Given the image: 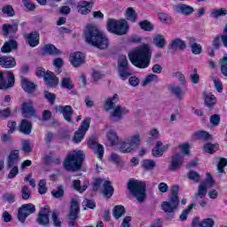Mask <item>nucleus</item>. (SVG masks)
<instances>
[{"label": "nucleus", "mask_w": 227, "mask_h": 227, "mask_svg": "<svg viewBox=\"0 0 227 227\" xmlns=\"http://www.w3.org/2000/svg\"><path fill=\"white\" fill-rule=\"evenodd\" d=\"M84 40L89 45L104 50L109 47V39L99 29L93 26L88 25L83 33Z\"/></svg>", "instance_id": "nucleus-1"}, {"label": "nucleus", "mask_w": 227, "mask_h": 227, "mask_svg": "<svg viewBox=\"0 0 227 227\" xmlns=\"http://www.w3.org/2000/svg\"><path fill=\"white\" fill-rule=\"evenodd\" d=\"M129 61L137 68H148L152 59V46L142 44L129 54Z\"/></svg>", "instance_id": "nucleus-2"}, {"label": "nucleus", "mask_w": 227, "mask_h": 227, "mask_svg": "<svg viewBox=\"0 0 227 227\" xmlns=\"http://www.w3.org/2000/svg\"><path fill=\"white\" fill-rule=\"evenodd\" d=\"M119 100L118 95L114 94L112 98H107L105 103V110L110 111L111 121H121L125 114H129V111L125 106H116V101Z\"/></svg>", "instance_id": "nucleus-3"}, {"label": "nucleus", "mask_w": 227, "mask_h": 227, "mask_svg": "<svg viewBox=\"0 0 227 227\" xmlns=\"http://www.w3.org/2000/svg\"><path fill=\"white\" fill-rule=\"evenodd\" d=\"M127 189L138 203H145V200H146V183L132 178L128 181Z\"/></svg>", "instance_id": "nucleus-4"}, {"label": "nucleus", "mask_w": 227, "mask_h": 227, "mask_svg": "<svg viewBox=\"0 0 227 227\" xmlns=\"http://www.w3.org/2000/svg\"><path fill=\"white\" fill-rule=\"evenodd\" d=\"M83 161L84 153L82 151H73L67 155L63 162V168L66 171H80Z\"/></svg>", "instance_id": "nucleus-5"}, {"label": "nucleus", "mask_w": 227, "mask_h": 227, "mask_svg": "<svg viewBox=\"0 0 227 227\" xmlns=\"http://www.w3.org/2000/svg\"><path fill=\"white\" fill-rule=\"evenodd\" d=\"M106 29L114 35L123 36L129 33V22L127 20L109 19L106 22Z\"/></svg>", "instance_id": "nucleus-6"}, {"label": "nucleus", "mask_w": 227, "mask_h": 227, "mask_svg": "<svg viewBox=\"0 0 227 227\" xmlns=\"http://www.w3.org/2000/svg\"><path fill=\"white\" fill-rule=\"evenodd\" d=\"M90 123H91V118L87 117L82 121L78 130L74 133L73 137L74 143H81L84 139L86 132L90 129Z\"/></svg>", "instance_id": "nucleus-7"}, {"label": "nucleus", "mask_w": 227, "mask_h": 227, "mask_svg": "<svg viewBox=\"0 0 227 227\" xmlns=\"http://www.w3.org/2000/svg\"><path fill=\"white\" fill-rule=\"evenodd\" d=\"M36 212V207L34 204H23L18 210V219L20 223H26V219H27L28 215L31 214H35Z\"/></svg>", "instance_id": "nucleus-8"}, {"label": "nucleus", "mask_w": 227, "mask_h": 227, "mask_svg": "<svg viewBox=\"0 0 227 227\" xmlns=\"http://www.w3.org/2000/svg\"><path fill=\"white\" fill-rule=\"evenodd\" d=\"M5 74L7 76V82L4 80V72L0 71V90H8V88L15 86V75H13V73L8 71Z\"/></svg>", "instance_id": "nucleus-9"}, {"label": "nucleus", "mask_w": 227, "mask_h": 227, "mask_svg": "<svg viewBox=\"0 0 227 227\" xmlns=\"http://www.w3.org/2000/svg\"><path fill=\"white\" fill-rule=\"evenodd\" d=\"M180 205V200L169 197L168 201H163L161 203V210L166 214H173L178 210Z\"/></svg>", "instance_id": "nucleus-10"}, {"label": "nucleus", "mask_w": 227, "mask_h": 227, "mask_svg": "<svg viewBox=\"0 0 227 227\" xmlns=\"http://www.w3.org/2000/svg\"><path fill=\"white\" fill-rule=\"evenodd\" d=\"M89 147L91 148V150H94V153L96 155H98V158L99 160H102L104 157V145L98 144V141H97V138L91 137L88 141Z\"/></svg>", "instance_id": "nucleus-11"}, {"label": "nucleus", "mask_w": 227, "mask_h": 227, "mask_svg": "<svg viewBox=\"0 0 227 227\" xmlns=\"http://www.w3.org/2000/svg\"><path fill=\"white\" fill-rule=\"evenodd\" d=\"M50 214H51V209L49 208L48 206L42 208L38 214L37 220H36L38 224H40L41 226H49L51 223L49 219Z\"/></svg>", "instance_id": "nucleus-12"}, {"label": "nucleus", "mask_w": 227, "mask_h": 227, "mask_svg": "<svg viewBox=\"0 0 227 227\" xmlns=\"http://www.w3.org/2000/svg\"><path fill=\"white\" fill-rule=\"evenodd\" d=\"M182 164H184V154L176 153L171 157V163L168 166L169 171H176L182 168Z\"/></svg>", "instance_id": "nucleus-13"}, {"label": "nucleus", "mask_w": 227, "mask_h": 227, "mask_svg": "<svg viewBox=\"0 0 227 227\" xmlns=\"http://www.w3.org/2000/svg\"><path fill=\"white\" fill-rule=\"evenodd\" d=\"M221 40L223 43V47H226L227 49V23L223 28V34L221 35H217L213 39L212 45L213 49L219 50V47H221Z\"/></svg>", "instance_id": "nucleus-14"}, {"label": "nucleus", "mask_w": 227, "mask_h": 227, "mask_svg": "<svg viewBox=\"0 0 227 227\" xmlns=\"http://www.w3.org/2000/svg\"><path fill=\"white\" fill-rule=\"evenodd\" d=\"M173 9L176 13L185 15L186 17H189V15H192V13H194V8L185 4H176L173 6Z\"/></svg>", "instance_id": "nucleus-15"}, {"label": "nucleus", "mask_w": 227, "mask_h": 227, "mask_svg": "<svg viewBox=\"0 0 227 227\" xmlns=\"http://www.w3.org/2000/svg\"><path fill=\"white\" fill-rule=\"evenodd\" d=\"M57 111L62 114L64 120L70 123L72 121V116L74 115V109L71 106H59Z\"/></svg>", "instance_id": "nucleus-16"}, {"label": "nucleus", "mask_w": 227, "mask_h": 227, "mask_svg": "<svg viewBox=\"0 0 227 227\" xmlns=\"http://www.w3.org/2000/svg\"><path fill=\"white\" fill-rule=\"evenodd\" d=\"M214 224H215V222L212 218H205L200 221L199 217H195L192 221L191 227H214Z\"/></svg>", "instance_id": "nucleus-17"}, {"label": "nucleus", "mask_w": 227, "mask_h": 227, "mask_svg": "<svg viewBox=\"0 0 227 227\" xmlns=\"http://www.w3.org/2000/svg\"><path fill=\"white\" fill-rule=\"evenodd\" d=\"M0 67L2 68H13L17 67V60L12 56L0 57Z\"/></svg>", "instance_id": "nucleus-18"}, {"label": "nucleus", "mask_w": 227, "mask_h": 227, "mask_svg": "<svg viewBox=\"0 0 227 227\" xmlns=\"http://www.w3.org/2000/svg\"><path fill=\"white\" fill-rule=\"evenodd\" d=\"M44 82L49 88H54L59 84V80L56 77V74L51 71H47L44 75Z\"/></svg>", "instance_id": "nucleus-19"}, {"label": "nucleus", "mask_w": 227, "mask_h": 227, "mask_svg": "<svg viewBox=\"0 0 227 227\" xmlns=\"http://www.w3.org/2000/svg\"><path fill=\"white\" fill-rule=\"evenodd\" d=\"M21 88L28 94L35 93V91H36V84L26 77H21Z\"/></svg>", "instance_id": "nucleus-20"}, {"label": "nucleus", "mask_w": 227, "mask_h": 227, "mask_svg": "<svg viewBox=\"0 0 227 227\" xmlns=\"http://www.w3.org/2000/svg\"><path fill=\"white\" fill-rule=\"evenodd\" d=\"M168 49L170 51H185L187 49V43L180 38H176L171 41Z\"/></svg>", "instance_id": "nucleus-21"}, {"label": "nucleus", "mask_w": 227, "mask_h": 227, "mask_svg": "<svg viewBox=\"0 0 227 227\" xmlns=\"http://www.w3.org/2000/svg\"><path fill=\"white\" fill-rule=\"evenodd\" d=\"M21 110H22L23 118L36 117V112L35 111V108L33 107V106L29 103H23Z\"/></svg>", "instance_id": "nucleus-22"}, {"label": "nucleus", "mask_w": 227, "mask_h": 227, "mask_svg": "<svg viewBox=\"0 0 227 227\" xmlns=\"http://www.w3.org/2000/svg\"><path fill=\"white\" fill-rule=\"evenodd\" d=\"M42 54L43 56H59V54H61V51L53 44H45L42 48Z\"/></svg>", "instance_id": "nucleus-23"}, {"label": "nucleus", "mask_w": 227, "mask_h": 227, "mask_svg": "<svg viewBox=\"0 0 227 227\" xmlns=\"http://www.w3.org/2000/svg\"><path fill=\"white\" fill-rule=\"evenodd\" d=\"M20 160L19 150L12 151L7 157V168L17 166Z\"/></svg>", "instance_id": "nucleus-24"}, {"label": "nucleus", "mask_w": 227, "mask_h": 227, "mask_svg": "<svg viewBox=\"0 0 227 227\" xmlns=\"http://www.w3.org/2000/svg\"><path fill=\"white\" fill-rule=\"evenodd\" d=\"M19 43H17V41L10 39L4 43L3 47L1 48V52L8 54L12 52V51H17Z\"/></svg>", "instance_id": "nucleus-25"}, {"label": "nucleus", "mask_w": 227, "mask_h": 227, "mask_svg": "<svg viewBox=\"0 0 227 227\" xmlns=\"http://www.w3.org/2000/svg\"><path fill=\"white\" fill-rule=\"evenodd\" d=\"M69 59L73 67H74L75 68L81 67V65L84 63V57L82 56V53L79 51L71 54Z\"/></svg>", "instance_id": "nucleus-26"}, {"label": "nucleus", "mask_w": 227, "mask_h": 227, "mask_svg": "<svg viewBox=\"0 0 227 227\" xmlns=\"http://www.w3.org/2000/svg\"><path fill=\"white\" fill-rule=\"evenodd\" d=\"M27 43L30 45V47H36L38 43H40V34L37 32H31L26 35Z\"/></svg>", "instance_id": "nucleus-27"}, {"label": "nucleus", "mask_w": 227, "mask_h": 227, "mask_svg": "<svg viewBox=\"0 0 227 227\" xmlns=\"http://www.w3.org/2000/svg\"><path fill=\"white\" fill-rule=\"evenodd\" d=\"M19 130L20 132H21V134H24L25 136H29V134H31V130H33V124L31 123V121L24 119L20 124Z\"/></svg>", "instance_id": "nucleus-28"}, {"label": "nucleus", "mask_w": 227, "mask_h": 227, "mask_svg": "<svg viewBox=\"0 0 227 227\" xmlns=\"http://www.w3.org/2000/svg\"><path fill=\"white\" fill-rule=\"evenodd\" d=\"M102 194L104 198H111L114 194V188L111 184V181H104L102 187Z\"/></svg>", "instance_id": "nucleus-29"}, {"label": "nucleus", "mask_w": 227, "mask_h": 227, "mask_svg": "<svg viewBox=\"0 0 227 227\" xmlns=\"http://www.w3.org/2000/svg\"><path fill=\"white\" fill-rule=\"evenodd\" d=\"M78 215H79V202L77 201V200L73 199L71 200L69 219L75 220L77 219Z\"/></svg>", "instance_id": "nucleus-30"}, {"label": "nucleus", "mask_w": 227, "mask_h": 227, "mask_svg": "<svg viewBox=\"0 0 227 227\" xmlns=\"http://www.w3.org/2000/svg\"><path fill=\"white\" fill-rule=\"evenodd\" d=\"M91 6H93V3L91 2H80L78 4V12L79 13H81L82 15H88V13H90V12H91Z\"/></svg>", "instance_id": "nucleus-31"}, {"label": "nucleus", "mask_w": 227, "mask_h": 227, "mask_svg": "<svg viewBox=\"0 0 227 227\" xmlns=\"http://www.w3.org/2000/svg\"><path fill=\"white\" fill-rule=\"evenodd\" d=\"M168 145H163L160 141H158L156 143L155 147L153 149L152 153L154 157H162L164 152L168 150Z\"/></svg>", "instance_id": "nucleus-32"}, {"label": "nucleus", "mask_w": 227, "mask_h": 227, "mask_svg": "<svg viewBox=\"0 0 227 227\" xmlns=\"http://www.w3.org/2000/svg\"><path fill=\"white\" fill-rule=\"evenodd\" d=\"M193 139H200L202 141H210L212 139V136L205 131V130H199L192 134Z\"/></svg>", "instance_id": "nucleus-33"}, {"label": "nucleus", "mask_w": 227, "mask_h": 227, "mask_svg": "<svg viewBox=\"0 0 227 227\" xmlns=\"http://www.w3.org/2000/svg\"><path fill=\"white\" fill-rule=\"evenodd\" d=\"M153 42L158 49H164L166 47V39L164 38V35L160 34H157L153 36Z\"/></svg>", "instance_id": "nucleus-34"}, {"label": "nucleus", "mask_w": 227, "mask_h": 227, "mask_svg": "<svg viewBox=\"0 0 227 227\" xmlns=\"http://www.w3.org/2000/svg\"><path fill=\"white\" fill-rule=\"evenodd\" d=\"M204 100L209 109H212L217 104V98L212 93H204Z\"/></svg>", "instance_id": "nucleus-35"}, {"label": "nucleus", "mask_w": 227, "mask_h": 227, "mask_svg": "<svg viewBox=\"0 0 227 227\" xmlns=\"http://www.w3.org/2000/svg\"><path fill=\"white\" fill-rule=\"evenodd\" d=\"M168 91L175 95L179 100H182V97L184 95V91H182V88L180 86H176L175 84H170L168 86Z\"/></svg>", "instance_id": "nucleus-36"}, {"label": "nucleus", "mask_w": 227, "mask_h": 227, "mask_svg": "<svg viewBox=\"0 0 227 227\" xmlns=\"http://www.w3.org/2000/svg\"><path fill=\"white\" fill-rule=\"evenodd\" d=\"M127 141L133 145V147L136 149L137 146H139V144L141 143V134L136 133L132 135L129 137H127Z\"/></svg>", "instance_id": "nucleus-37"}, {"label": "nucleus", "mask_w": 227, "mask_h": 227, "mask_svg": "<svg viewBox=\"0 0 227 227\" xmlns=\"http://www.w3.org/2000/svg\"><path fill=\"white\" fill-rule=\"evenodd\" d=\"M205 196H207V188L205 184H200L199 185L198 192L194 194V200L198 201L199 200H203Z\"/></svg>", "instance_id": "nucleus-38"}, {"label": "nucleus", "mask_w": 227, "mask_h": 227, "mask_svg": "<svg viewBox=\"0 0 227 227\" xmlns=\"http://www.w3.org/2000/svg\"><path fill=\"white\" fill-rule=\"evenodd\" d=\"M3 31H4V36H8L9 33H15L16 31H19V25L18 24H13V25L4 24Z\"/></svg>", "instance_id": "nucleus-39"}, {"label": "nucleus", "mask_w": 227, "mask_h": 227, "mask_svg": "<svg viewBox=\"0 0 227 227\" xmlns=\"http://www.w3.org/2000/svg\"><path fill=\"white\" fill-rule=\"evenodd\" d=\"M120 150L122 153H130V152H133V150H136L134 145L129 141H127V138L125 141L121 145Z\"/></svg>", "instance_id": "nucleus-40"}, {"label": "nucleus", "mask_w": 227, "mask_h": 227, "mask_svg": "<svg viewBox=\"0 0 227 227\" xmlns=\"http://www.w3.org/2000/svg\"><path fill=\"white\" fill-rule=\"evenodd\" d=\"M113 215L114 219H120V217H123V215H125V207L121 205L115 206L113 210Z\"/></svg>", "instance_id": "nucleus-41"}, {"label": "nucleus", "mask_w": 227, "mask_h": 227, "mask_svg": "<svg viewBox=\"0 0 227 227\" xmlns=\"http://www.w3.org/2000/svg\"><path fill=\"white\" fill-rule=\"evenodd\" d=\"M106 137H107V140L109 141L110 145H112V146L116 145L119 142L118 135L114 130L108 131L106 133Z\"/></svg>", "instance_id": "nucleus-42"}, {"label": "nucleus", "mask_w": 227, "mask_h": 227, "mask_svg": "<svg viewBox=\"0 0 227 227\" xmlns=\"http://www.w3.org/2000/svg\"><path fill=\"white\" fill-rule=\"evenodd\" d=\"M126 19L130 20V22H136L137 20V12L132 7H129L126 10Z\"/></svg>", "instance_id": "nucleus-43"}, {"label": "nucleus", "mask_w": 227, "mask_h": 227, "mask_svg": "<svg viewBox=\"0 0 227 227\" xmlns=\"http://www.w3.org/2000/svg\"><path fill=\"white\" fill-rule=\"evenodd\" d=\"M225 15H227V10L224 8L215 9L210 13V17L215 20L221 19V17H225Z\"/></svg>", "instance_id": "nucleus-44"}, {"label": "nucleus", "mask_w": 227, "mask_h": 227, "mask_svg": "<svg viewBox=\"0 0 227 227\" xmlns=\"http://www.w3.org/2000/svg\"><path fill=\"white\" fill-rule=\"evenodd\" d=\"M217 150H219V145L217 144H210V143H207L204 146H203V151L206 152L207 153H215V152H217Z\"/></svg>", "instance_id": "nucleus-45"}, {"label": "nucleus", "mask_w": 227, "mask_h": 227, "mask_svg": "<svg viewBox=\"0 0 227 227\" xmlns=\"http://www.w3.org/2000/svg\"><path fill=\"white\" fill-rule=\"evenodd\" d=\"M157 166V163H155V160H144L142 161V168L145 171H152Z\"/></svg>", "instance_id": "nucleus-46"}, {"label": "nucleus", "mask_w": 227, "mask_h": 227, "mask_svg": "<svg viewBox=\"0 0 227 227\" xmlns=\"http://www.w3.org/2000/svg\"><path fill=\"white\" fill-rule=\"evenodd\" d=\"M118 72L122 81H127V78L132 75V71L129 67H121V69H118Z\"/></svg>", "instance_id": "nucleus-47"}, {"label": "nucleus", "mask_w": 227, "mask_h": 227, "mask_svg": "<svg viewBox=\"0 0 227 227\" xmlns=\"http://www.w3.org/2000/svg\"><path fill=\"white\" fill-rule=\"evenodd\" d=\"M89 183L85 182L82 186H81V181L74 180L73 181V187L75 191H79L80 192H84L86 189H88Z\"/></svg>", "instance_id": "nucleus-48"}, {"label": "nucleus", "mask_w": 227, "mask_h": 227, "mask_svg": "<svg viewBox=\"0 0 227 227\" xmlns=\"http://www.w3.org/2000/svg\"><path fill=\"white\" fill-rule=\"evenodd\" d=\"M194 207H196V204H191L187 207V208L184 209L179 216L180 221H187V216L191 214V210H192Z\"/></svg>", "instance_id": "nucleus-49"}, {"label": "nucleus", "mask_w": 227, "mask_h": 227, "mask_svg": "<svg viewBox=\"0 0 227 227\" xmlns=\"http://www.w3.org/2000/svg\"><path fill=\"white\" fill-rule=\"evenodd\" d=\"M155 139H159V130L157 129H153L147 134V143H152L155 141Z\"/></svg>", "instance_id": "nucleus-50"}, {"label": "nucleus", "mask_w": 227, "mask_h": 227, "mask_svg": "<svg viewBox=\"0 0 227 227\" xmlns=\"http://www.w3.org/2000/svg\"><path fill=\"white\" fill-rule=\"evenodd\" d=\"M117 68H129V60H127V57L124 55H121L118 60Z\"/></svg>", "instance_id": "nucleus-51"}, {"label": "nucleus", "mask_w": 227, "mask_h": 227, "mask_svg": "<svg viewBox=\"0 0 227 227\" xmlns=\"http://www.w3.org/2000/svg\"><path fill=\"white\" fill-rule=\"evenodd\" d=\"M200 184H204V187H214L215 185V181L212 178V175L210 173H207V177L205 181H203Z\"/></svg>", "instance_id": "nucleus-52"}, {"label": "nucleus", "mask_w": 227, "mask_h": 227, "mask_svg": "<svg viewBox=\"0 0 227 227\" xmlns=\"http://www.w3.org/2000/svg\"><path fill=\"white\" fill-rule=\"evenodd\" d=\"M219 66L223 75L227 77V54L220 59Z\"/></svg>", "instance_id": "nucleus-53"}, {"label": "nucleus", "mask_w": 227, "mask_h": 227, "mask_svg": "<svg viewBox=\"0 0 227 227\" xmlns=\"http://www.w3.org/2000/svg\"><path fill=\"white\" fill-rule=\"evenodd\" d=\"M139 27L144 31H153V25L150 21L145 20L139 23Z\"/></svg>", "instance_id": "nucleus-54"}, {"label": "nucleus", "mask_w": 227, "mask_h": 227, "mask_svg": "<svg viewBox=\"0 0 227 227\" xmlns=\"http://www.w3.org/2000/svg\"><path fill=\"white\" fill-rule=\"evenodd\" d=\"M61 87L66 90H72V88H74V84L72 83L70 77H65L62 79Z\"/></svg>", "instance_id": "nucleus-55"}, {"label": "nucleus", "mask_w": 227, "mask_h": 227, "mask_svg": "<svg viewBox=\"0 0 227 227\" xmlns=\"http://www.w3.org/2000/svg\"><path fill=\"white\" fill-rule=\"evenodd\" d=\"M188 178L190 180H192V182H195V184H198V182H200V180H201V176H200V174L194 170H191L188 173Z\"/></svg>", "instance_id": "nucleus-56"}, {"label": "nucleus", "mask_w": 227, "mask_h": 227, "mask_svg": "<svg viewBox=\"0 0 227 227\" xmlns=\"http://www.w3.org/2000/svg\"><path fill=\"white\" fill-rule=\"evenodd\" d=\"M2 13L7 15L8 17H13V15H15V11L12 5H4L2 8Z\"/></svg>", "instance_id": "nucleus-57"}, {"label": "nucleus", "mask_w": 227, "mask_h": 227, "mask_svg": "<svg viewBox=\"0 0 227 227\" xmlns=\"http://www.w3.org/2000/svg\"><path fill=\"white\" fill-rule=\"evenodd\" d=\"M51 194L53 198H63L65 194V190H63V186H59L57 189L51 191Z\"/></svg>", "instance_id": "nucleus-58"}, {"label": "nucleus", "mask_w": 227, "mask_h": 227, "mask_svg": "<svg viewBox=\"0 0 227 227\" xmlns=\"http://www.w3.org/2000/svg\"><path fill=\"white\" fill-rule=\"evenodd\" d=\"M227 166V159L220 158V160L217 164V171L218 173H224V168Z\"/></svg>", "instance_id": "nucleus-59"}, {"label": "nucleus", "mask_w": 227, "mask_h": 227, "mask_svg": "<svg viewBox=\"0 0 227 227\" xmlns=\"http://www.w3.org/2000/svg\"><path fill=\"white\" fill-rule=\"evenodd\" d=\"M153 81H159V76L153 74H150L146 76V78L143 81V86H146V84H150Z\"/></svg>", "instance_id": "nucleus-60"}, {"label": "nucleus", "mask_w": 227, "mask_h": 227, "mask_svg": "<svg viewBox=\"0 0 227 227\" xmlns=\"http://www.w3.org/2000/svg\"><path fill=\"white\" fill-rule=\"evenodd\" d=\"M22 200H29L31 198V191L27 186H23L20 191Z\"/></svg>", "instance_id": "nucleus-61"}, {"label": "nucleus", "mask_w": 227, "mask_h": 227, "mask_svg": "<svg viewBox=\"0 0 227 227\" xmlns=\"http://www.w3.org/2000/svg\"><path fill=\"white\" fill-rule=\"evenodd\" d=\"M7 169H10V172L8 174V178H15L19 175V167L17 165H14L11 167L10 168H7Z\"/></svg>", "instance_id": "nucleus-62"}, {"label": "nucleus", "mask_w": 227, "mask_h": 227, "mask_svg": "<svg viewBox=\"0 0 227 227\" xmlns=\"http://www.w3.org/2000/svg\"><path fill=\"white\" fill-rule=\"evenodd\" d=\"M191 49H192V54L198 55V54H201V44H198V43H193L192 44H191Z\"/></svg>", "instance_id": "nucleus-63"}, {"label": "nucleus", "mask_w": 227, "mask_h": 227, "mask_svg": "<svg viewBox=\"0 0 227 227\" xmlns=\"http://www.w3.org/2000/svg\"><path fill=\"white\" fill-rule=\"evenodd\" d=\"M51 219L53 221V226L61 227V220L59 219L58 213L53 212L51 215Z\"/></svg>", "instance_id": "nucleus-64"}]
</instances>
